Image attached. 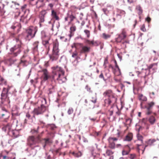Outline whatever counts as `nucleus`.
<instances>
[{"mask_svg":"<svg viewBox=\"0 0 159 159\" xmlns=\"http://www.w3.org/2000/svg\"><path fill=\"white\" fill-rule=\"evenodd\" d=\"M140 29L143 32H145L146 31V29L145 28V25L144 24H143L141 25Z\"/></svg>","mask_w":159,"mask_h":159,"instance_id":"nucleus-56","label":"nucleus"},{"mask_svg":"<svg viewBox=\"0 0 159 159\" xmlns=\"http://www.w3.org/2000/svg\"><path fill=\"white\" fill-rule=\"evenodd\" d=\"M8 89L4 88L1 95V103L2 104H9L10 102L9 98L8 96L7 93Z\"/></svg>","mask_w":159,"mask_h":159,"instance_id":"nucleus-8","label":"nucleus"},{"mask_svg":"<svg viewBox=\"0 0 159 159\" xmlns=\"http://www.w3.org/2000/svg\"><path fill=\"white\" fill-rule=\"evenodd\" d=\"M129 152L126 151L123 148L122 152V154L123 156L127 155L129 153Z\"/></svg>","mask_w":159,"mask_h":159,"instance_id":"nucleus-50","label":"nucleus"},{"mask_svg":"<svg viewBox=\"0 0 159 159\" xmlns=\"http://www.w3.org/2000/svg\"><path fill=\"white\" fill-rule=\"evenodd\" d=\"M136 10L138 12L139 15H141L143 13V10L140 5H138L136 6Z\"/></svg>","mask_w":159,"mask_h":159,"instance_id":"nucleus-31","label":"nucleus"},{"mask_svg":"<svg viewBox=\"0 0 159 159\" xmlns=\"http://www.w3.org/2000/svg\"><path fill=\"white\" fill-rule=\"evenodd\" d=\"M20 42L19 44H16L10 49V52L9 54L13 57L17 56L21 52L22 50V46H21Z\"/></svg>","mask_w":159,"mask_h":159,"instance_id":"nucleus-5","label":"nucleus"},{"mask_svg":"<svg viewBox=\"0 0 159 159\" xmlns=\"http://www.w3.org/2000/svg\"><path fill=\"white\" fill-rule=\"evenodd\" d=\"M116 109H117V111L116 112V114L118 116H120V115L121 114V110H120L117 107L116 108Z\"/></svg>","mask_w":159,"mask_h":159,"instance_id":"nucleus-59","label":"nucleus"},{"mask_svg":"<svg viewBox=\"0 0 159 159\" xmlns=\"http://www.w3.org/2000/svg\"><path fill=\"white\" fill-rule=\"evenodd\" d=\"M43 140L45 141V144L43 146V148H45L46 145L48 144L52 143V141L49 138L44 139Z\"/></svg>","mask_w":159,"mask_h":159,"instance_id":"nucleus-37","label":"nucleus"},{"mask_svg":"<svg viewBox=\"0 0 159 159\" xmlns=\"http://www.w3.org/2000/svg\"><path fill=\"white\" fill-rule=\"evenodd\" d=\"M102 157L99 154H97L96 155L94 156L93 159H102Z\"/></svg>","mask_w":159,"mask_h":159,"instance_id":"nucleus-51","label":"nucleus"},{"mask_svg":"<svg viewBox=\"0 0 159 159\" xmlns=\"http://www.w3.org/2000/svg\"><path fill=\"white\" fill-rule=\"evenodd\" d=\"M43 103L41 105L40 107L35 108L32 111L33 114V117H35V115H38L42 114L46 110L47 107L44 105L46 103V100L45 98H43L41 100Z\"/></svg>","mask_w":159,"mask_h":159,"instance_id":"nucleus-4","label":"nucleus"},{"mask_svg":"<svg viewBox=\"0 0 159 159\" xmlns=\"http://www.w3.org/2000/svg\"><path fill=\"white\" fill-rule=\"evenodd\" d=\"M146 110L145 114L147 115H150L152 112V110L151 109H148V108H145Z\"/></svg>","mask_w":159,"mask_h":159,"instance_id":"nucleus-43","label":"nucleus"},{"mask_svg":"<svg viewBox=\"0 0 159 159\" xmlns=\"http://www.w3.org/2000/svg\"><path fill=\"white\" fill-rule=\"evenodd\" d=\"M12 133L14 136L16 138L18 137V132L17 131H13Z\"/></svg>","mask_w":159,"mask_h":159,"instance_id":"nucleus-54","label":"nucleus"},{"mask_svg":"<svg viewBox=\"0 0 159 159\" xmlns=\"http://www.w3.org/2000/svg\"><path fill=\"white\" fill-rule=\"evenodd\" d=\"M129 157L130 159H134L136 157V155L134 154H131L129 155Z\"/></svg>","mask_w":159,"mask_h":159,"instance_id":"nucleus-55","label":"nucleus"},{"mask_svg":"<svg viewBox=\"0 0 159 159\" xmlns=\"http://www.w3.org/2000/svg\"><path fill=\"white\" fill-rule=\"evenodd\" d=\"M105 81H106L108 79L111 77L110 73L109 72H106L104 74Z\"/></svg>","mask_w":159,"mask_h":159,"instance_id":"nucleus-40","label":"nucleus"},{"mask_svg":"<svg viewBox=\"0 0 159 159\" xmlns=\"http://www.w3.org/2000/svg\"><path fill=\"white\" fill-rule=\"evenodd\" d=\"M2 129L5 131H9L11 129V124H8L5 125L2 128Z\"/></svg>","mask_w":159,"mask_h":159,"instance_id":"nucleus-27","label":"nucleus"},{"mask_svg":"<svg viewBox=\"0 0 159 159\" xmlns=\"http://www.w3.org/2000/svg\"><path fill=\"white\" fill-rule=\"evenodd\" d=\"M49 40H45L42 41V43L43 45L46 48L47 51V53L50 50V44L49 43Z\"/></svg>","mask_w":159,"mask_h":159,"instance_id":"nucleus-22","label":"nucleus"},{"mask_svg":"<svg viewBox=\"0 0 159 159\" xmlns=\"http://www.w3.org/2000/svg\"><path fill=\"white\" fill-rule=\"evenodd\" d=\"M56 89L55 85H51L50 86L48 90L49 91L48 94H51L55 91Z\"/></svg>","mask_w":159,"mask_h":159,"instance_id":"nucleus-29","label":"nucleus"},{"mask_svg":"<svg viewBox=\"0 0 159 159\" xmlns=\"http://www.w3.org/2000/svg\"><path fill=\"white\" fill-rule=\"evenodd\" d=\"M41 39L42 41L50 40V37L47 36L44 31L41 32Z\"/></svg>","mask_w":159,"mask_h":159,"instance_id":"nucleus-24","label":"nucleus"},{"mask_svg":"<svg viewBox=\"0 0 159 159\" xmlns=\"http://www.w3.org/2000/svg\"><path fill=\"white\" fill-rule=\"evenodd\" d=\"M39 72L42 73L41 78L44 81L47 80L51 77L48 71L46 69H43Z\"/></svg>","mask_w":159,"mask_h":159,"instance_id":"nucleus-9","label":"nucleus"},{"mask_svg":"<svg viewBox=\"0 0 159 159\" xmlns=\"http://www.w3.org/2000/svg\"><path fill=\"white\" fill-rule=\"evenodd\" d=\"M37 143H38V141L34 136H29L28 138L27 143L30 147H31L32 146L35 144Z\"/></svg>","mask_w":159,"mask_h":159,"instance_id":"nucleus-14","label":"nucleus"},{"mask_svg":"<svg viewBox=\"0 0 159 159\" xmlns=\"http://www.w3.org/2000/svg\"><path fill=\"white\" fill-rule=\"evenodd\" d=\"M144 127L139 125L136 126V130L137 131V133H140L144 129Z\"/></svg>","mask_w":159,"mask_h":159,"instance_id":"nucleus-36","label":"nucleus"},{"mask_svg":"<svg viewBox=\"0 0 159 159\" xmlns=\"http://www.w3.org/2000/svg\"><path fill=\"white\" fill-rule=\"evenodd\" d=\"M47 14V12L45 10L41 11L39 14V23L41 26L42 23L44 22L45 20V18Z\"/></svg>","mask_w":159,"mask_h":159,"instance_id":"nucleus-13","label":"nucleus"},{"mask_svg":"<svg viewBox=\"0 0 159 159\" xmlns=\"http://www.w3.org/2000/svg\"><path fill=\"white\" fill-rule=\"evenodd\" d=\"M53 47L52 53L49 55L50 60L52 61L57 60L59 55L60 49L59 48V43L56 41L53 42Z\"/></svg>","mask_w":159,"mask_h":159,"instance_id":"nucleus-3","label":"nucleus"},{"mask_svg":"<svg viewBox=\"0 0 159 159\" xmlns=\"http://www.w3.org/2000/svg\"><path fill=\"white\" fill-rule=\"evenodd\" d=\"M72 154L76 157H80L81 156L82 154L81 152H72Z\"/></svg>","mask_w":159,"mask_h":159,"instance_id":"nucleus-38","label":"nucleus"},{"mask_svg":"<svg viewBox=\"0 0 159 159\" xmlns=\"http://www.w3.org/2000/svg\"><path fill=\"white\" fill-rule=\"evenodd\" d=\"M34 5H36V7L39 8L43 7L44 4L43 0H38L35 2Z\"/></svg>","mask_w":159,"mask_h":159,"instance_id":"nucleus-21","label":"nucleus"},{"mask_svg":"<svg viewBox=\"0 0 159 159\" xmlns=\"http://www.w3.org/2000/svg\"><path fill=\"white\" fill-rule=\"evenodd\" d=\"M115 65V66L116 68H117L118 70V72H117V74H116V73L115 72H114V74L116 75H119L121 74V72H120V69L118 65L117 64V63L116 62V61L115 60L114 61Z\"/></svg>","mask_w":159,"mask_h":159,"instance_id":"nucleus-39","label":"nucleus"},{"mask_svg":"<svg viewBox=\"0 0 159 159\" xmlns=\"http://www.w3.org/2000/svg\"><path fill=\"white\" fill-rule=\"evenodd\" d=\"M5 5L4 4H1L0 5V16H3L5 13V11L4 9Z\"/></svg>","mask_w":159,"mask_h":159,"instance_id":"nucleus-30","label":"nucleus"},{"mask_svg":"<svg viewBox=\"0 0 159 159\" xmlns=\"http://www.w3.org/2000/svg\"><path fill=\"white\" fill-rule=\"evenodd\" d=\"M133 134L132 133H128L125 136L124 139V141H130L133 139Z\"/></svg>","mask_w":159,"mask_h":159,"instance_id":"nucleus-23","label":"nucleus"},{"mask_svg":"<svg viewBox=\"0 0 159 159\" xmlns=\"http://www.w3.org/2000/svg\"><path fill=\"white\" fill-rule=\"evenodd\" d=\"M68 15V17L70 19V21L69 22V24L72 22L74 19H76L75 15L72 12L71 13V14H69Z\"/></svg>","mask_w":159,"mask_h":159,"instance_id":"nucleus-28","label":"nucleus"},{"mask_svg":"<svg viewBox=\"0 0 159 159\" xmlns=\"http://www.w3.org/2000/svg\"><path fill=\"white\" fill-rule=\"evenodd\" d=\"M90 47L83 45L82 48L80 49V54L87 53L90 52Z\"/></svg>","mask_w":159,"mask_h":159,"instance_id":"nucleus-16","label":"nucleus"},{"mask_svg":"<svg viewBox=\"0 0 159 159\" xmlns=\"http://www.w3.org/2000/svg\"><path fill=\"white\" fill-rule=\"evenodd\" d=\"M72 57H73L75 58L76 60H77L78 57V53L76 50H75L72 53Z\"/></svg>","mask_w":159,"mask_h":159,"instance_id":"nucleus-41","label":"nucleus"},{"mask_svg":"<svg viewBox=\"0 0 159 159\" xmlns=\"http://www.w3.org/2000/svg\"><path fill=\"white\" fill-rule=\"evenodd\" d=\"M39 43V41H37L34 42L33 44V49L34 51H37Z\"/></svg>","mask_w":159,"mask_h":159,"instance_id":"nucleus-34","label":"nucleus"},{"mask_svg":"<svg viewBox=\"0 0 159 159\" xmlns=\"http://www.w3.org/2000/svg\"><path fill=\"white\" fill-rule=\"evenodd\" d=\"M156 140L154 139H149L148 141L146 142V145L145 146L144 149H145V148L147 147L148 146L152 145L154 143L156 142Z\"/></svg>","mask_w":159,"mask_h":159,"instance_id":"nucleus-25","label":"nucleus"},{"mask_svg":"<svg viewBox=\"0 0 159 159\" xmlns=\"http://www.w3.org/2000/svg\"><path fill=\"white\" fill-rule=\"evenodd\" d=\"M84 33L86 35L87 38H89L90 36V31L88 30H84Z\"/></svg>","mask_w":159,"mask_h":159,"instance_id":"nucleus-46","label":"nucleus"},{"mask_svg":"<svg viewBox=\"0 0 159 159\" xmlns=\"http://www.w3.org/2000/svg\"><path fill=\"white\" fill-rule=\"evenodd\" d=\"M18 25H19V24H18H18H17V25H16V26L12 25V26H11V28L12 29H13V30H15V29H16V28H17V29H18V28H19V27H17V26Z\"/></svg>","mask_w":159,"mask_h":159,"instance_id":"nucleus-63","label":"nucleus"},{"mask_svg":"<svg viewBox=\"0 0 159 159\" xmlns=\"http://www.w3.org/2000/svg\"><path fill=\"white\" fill-rule=\"evenodd\" d=\"M26 61L25 60H23L22 59H21L20 61V65H22L23 66H26Z\"/></svg>","mask_w":159,"mask_h":159,"instance_id":"nucleus-52","label":"nucleus"},{"mask_svg":"<svg viewBox=\"0 0 159 159\" xmlns=\"http://www.w3.org/2000/svg\"><path fill=\"white\" fill-rule=\"evenodd\" d=\"M12 3L13 4V5H11V7H12V6H13V5H17V6L19 5V4L18 3H17L16 2L12 1Z\"/></svg>","mask_w":159,"mask_h":159,"instance_id":"nucleus-61","label":"nucleus"},{"mask_svg":"<svg viewBox=\"0 0 159 159\" xmlns=\"http://www.w3.org/2000/svg\"><path fill=\"white\" fill-rule=\"evenodd\" d=\"M76 30V27L74 25H72L70 28V34L68 35L70 39L74 35V32Z\"/></svg>","mask_w":159,"mask_h":159,"instance_id":"nucleus-19","label":"nucleus"},{"mask_svg":"<svg viewBox=\"0 0 159 159\" xmlns=\"http://www.w3.org/2000/svg\"><path fill=\"white\" fill-rule=\"evenodd\" d=\"M148 121L151 125H153L156 122V120L153 116H150L148 118Z\"/></svg>","mask_w":159,"mask_h":159,"instance_id":"nucleus-32","label":"nucleus"},{"mask_svg":"<svg viewBox=\"0 0 159 159\" xmlns=\"http://www.w3.org/2000/svg\"><path fill=\"white\" fill-rule=\"evenodd\" d=\"M118 140V138L116 137H110L107 139L108 143V147L111 149H115L116 148H120L122 147V145L120 144H116L115 141Z\"/></svg>","mask_w":159,"mask_h":159,"instance_id":"nucleus-6","label":"nucleus"},{"mask_svg":"<svg viewBox=\"0 0 159 159\" xmlns=\"http://www.w3.org/2000/svg\"><path fill=\"white\" fill-rule=\"evenodd\" d=\"M111 35L103 33L102 34V37L104 39H107L111 37Z\"/></svg>","mask_w":159,"mask_h":159,"instance_id":"nucleus-42","label":"nucleus"},{"mask_svg":"<svg viewBox=\"0 0 159 159\" xmlns=\"http://www.w3.org/2000/svg\"><path fill=\"white\" fill-rule=\"evenodd\" d=\"M136 137L137 139L134 141V142L136 144L137 148L139 150V147L141 146L143 143V137L140 133H137Z\"/></svg>","mask_w":159,"mask_h":159,"instance_id":"nucleus-10","label":"nucleus"},{"mask_svg":"<svg viewBox=\"0 0 159 159\" xmlns=\"http://www.w3.org/2000/svg\"><path fill=\"white\" fill-rule=\"evenodd\" d=\"M123 149L129 152H130L131 150L130 148L128 145H125Z\"/></svg>","mask_w":159,"mask_h":159,"instance_id":"nucleus-47","label":"nucleus"},{"mask_svg":"<svg viewBox=\"0 0 159 159\" xmlns=\"http://www.w3.org/2000/svg\"><path fill=\"white\" fill-rule=\"evenodd\" d=\"M138 97L139 100L141 102L146 101L147 100V97L142 94H138Z\"/></svg>","mask_w":159,"mask_h":159,"instance_id":"nucleus-26","label":"nucleus"},{"mask_svg":"<svg viewBox=\"0 0 159 159\" xmlns=\"http://www.w3.org/2000/svg\"><path fill=\"white\" fill-rule=\"evenodd\" d=\"M38 29L37 27H31L27 29L26 32V39L30 41L31 39L35 37L37 32Z\"/></svg>","mask_w":159,"mask_h":159,"instance_id":"nucleus-7","label":"nucleus"},{"mask_svg":"<svg viewBox=\"0 0 159 159\" xmlns=\"http://www.w3.org/2000/svg\"><path fill=\"white\" fill-rule=\"evenodd\" d=\"M27 7L26 4H24L23 6H21V9L22 11L24 12V14L22 16L20 19V20L22 22L24 21L25 19L27 17L28 14L30 13V10L29 9H26Z\"/></svg>","mask_w":159,"mask_h":159,"instance_id":"nucleus-11","label":"nucleus"},{"mask_svg":"<svg viewBox=\"0 0 159 159\" xmlns=\"http://www.w3.org/2000/svg\"><path fill=\"white\" fill-rule=\"evenodd\" d=\"M85 42L86 43H88L89 46L91 45H93L94 44V41L93 40L90 41L88 39H86Z\"/></svg>","mask_w":159,"mask_h":159,"instance_id":"nucleus-44","label":"nucleus"},{"mask_svg":"<svg viewBox=\"0 0 159 159\" xmlns=\"http://www.w3.org/2000/svg\"><path fill=\"white\" fill-rule=\"evenodd\" d=\"M91 101L93 103H95L97 101L96 97L95 95H93L92 97Z\"/></svg>","mask_w":159,"mask_h":159,"instance_id":"nucleus-48","label":"nucleus"},{"mask_svg":"<svg viewBox=\"0 0 159 159\" xmlns=\"http://www.w3.org/2000/svg\"><path fill=\"white\" fill-rule=\"evenodd\" d=\"M99 78L102 79L105 81V78L104 75L102 72H101L99 76Z\"/></svg>","mask_w":159,"mask_h":159,"instance_id":"nucleus-58","label":"nucleus"},{"mask_svg":"<svg viewBox=\"0 0 159 159\" xmlns=\"http://www.w3.org/2000/svg\"><path fill=\"white\" fill-rule=\"evenodd\" d=\"M155 104V103L153 102L148 103L147 105L145 106V108H148V109L149 108L152 109V107Z\"/></svg>","mask_w":159,"mask_h":159,"instance_id":"nucleus-33","label":"nucleus"},{"mask_svg":"<svg viewBox=\"0 0 159 159\" xmlns=\"http://www.w3.org/2000/svg\"><path fill=\"white\" fill-rule=\"evenodd\" d=\"M52 77L54 80H57L59 84H61L66 81L64 76V71L62 68L58 66L52 67Z\"/></svg>","mask_w":159,"mask_h":159,"instance_id":"nucleus-1","label":"nucleus"},{"mask_svg":"<svg viewBox=\"0 0 159 159\" xmlns=\"http://www.w3.org/2000/svg\"><path fill=\"white\" fill-rule=\"evenodd\" d=\"M105 97H107V98H116L114 95L111 90H108L105 91L103 94Z\"/></svg>","mask_w":159,"mask_h":159,"instance_id":"nucleus-17","label":"nucleus"},{"mask_svg":"<svg viewBox=\"0 0 159 159\" xmlns=\"http://www.w3.org/2000/svg\"><path fill=\"white\" fill-rule=\"evenodd\" d=\"M109 7H107V8H104L103 9V11L105 14H107L109 12L108 8Z\"/></svg>","mask_w":159,"mask_h":159,"instance_id":"nucleus-60","label":"nucleus"},{"mask_svg":"<svg viewBox=\"0 0 159 159\" xmlns=\"http://www.w3.org/2000/svg\"><path fill=\"white\" fill-rule=\"evenodd\" d=\"M73 108L72 107H70L68 110L67 113L69 115H70L73 113Z\"/></svg>","mask_w":159,"mask_h":159,"instance_id":"nucleus-49","label":"nucleus"},{"mask_svg":"<svg viewBox=\"0 0 159 159\" xmlns=\"http://www.w3.org/2000/svg\"><path fill=\"white\" fill-rule=\"evenodd\" d=\"M117 100L116 98H107L104 100L103 106L108 107L110 105H113L115 103Z\"/></svg>","mask_w":159,"mask_h":159,"instance_id":"nucleus-12","label":"nucleus"},{"mask_svg":"<svg viewBox=\"0 0 159 159\" xmlns=\"http://www.w3.org/2000/svg\"><path fill=\"white\" fill-rule=\"evenodd\" d=\"M113 153L114 152L110 149H107L106 151V154H104L103 155L104 156H106V155L109 156L112 155Z\"/></svg>","mask_w":159,"mask_h":159,"instance_id":"nucleus-35","label":"nucleus"},{"mask_svg":"<svg viewBox=\"0 0 159 159\" xmlns=\"http://www.w3.org/2000/svg\"><path fill=\"white\" fill-rule=\"evenodd\" d=\"M51 16L52 19H55L56 20H59V18L57 15V12L54 10L52 9Z\"/></svg>","mask_w":159,"mask_h":159,"instance_id":"nucleus-20","label":"nucleus"},{"mask_svg":"<svg viewBox=\"0 0 159 159\" xmlns=\"http://www.w3.org/2000/svg\"><path fill=\"white\" fill-rule=\"evenodd\" d=\"M113 106L112 105L111 106V109H110V110L108 112V114L110 116H111L112 115L114 110L113 109Z\"/></svg>","mask_w":159,"mask_h":159,"instance_id":"nucleus-45","label":"nucleus"},{"mask_svg":"<svg viewBox=\"0 0 159 159\" xmlns=\"http://www.w3.org/2000/svg\"><path fill=\"white\" fill-rule=\"evenodd\" d=\"M15 40L17 43V44H19V43L20 42V44H21V46H22V43L20 40L19 37H16L15 38Z\"/></svg>","mask_w":159,"mask_h":159,"instance_id":"nucleus-57","label":"nucleus"},{"mask_svg":"<svg viewBox=\"0 0 159 159\" xmlns=\"http://www.w3.org/2000/svg\"><path fill=\"white\" fill-rule=\"evenodd\" d=\"M157 63H154L149 65L147 69H142L141 71H138L136 72L138 76L141 77H145L146 75L149 74L151 69L152 68L153 70H155L157 69Z\"/></svg>","mask_w":159,"mask_h":159,"instance_id":"nucleus-2","label":"nucleus"},{"mask_svg":"<svg viewBox=\"0 0 159 159\" xmlns=\"http://www.w3.org/2000/svg\"><path fill=\"white\" fill-rule=\"evenodd\" d=\"M83 44L81 43H74L71 46L72 48H75L76 50H77L81 49L83 46Z\"/></svg>","mask_w":159,"mask_h":159,"instance_id":"nucleus-18","label":"nucleus"},{"mask_svg":"<svg viewBox=\"0 0 159 159\" xmlns=\"http://www.w3.org/2000/svg\"><path fill=\"white\" fill-rule=\"evenodd\" d=\"M126 37V32L125 31H123L122 33L118 35V37L115 39V41L117 43H120Z\"/></svg>","mask_w":159,"mask_h":159,"instance_id":"nucleus-15","label":"nucleus"},{"mask_svg":"<svg viewBox=\"0 0 159 159\" xmlns=\"http://www.w3.org/2000/svg\"><path fill=\"white\" fill-rule=\"evenodd\" d=\"M85 89H87V91L89 92H92V91L91 89L90 88L88 85L86 86Z\"/></svg>","mask_w":159,"mask_h":159,"instance_id":"nucleus-62","label":"nucleus"},{"mask_svg":"<svg viewBox=\"0 0 159 159\" xmlns=\"http://www.w3.org/2000/svg\"><path fill=\"white\" fill-rule=\"evenodd\" d=\"M128 2L130 3H133L136 1V0H127Z\"/></svg>","mask_w":159,"mask_h":159,"instance_id":"nucleus-64","label":"nucleus"},{"mask_svg":"<svg viewBox=\"0 0 159 159\" xmlns=\"http://www.w3.org/2000/svg\"><path fill=\"white\" fill-rule=\"evenodd\" d=\"M20 13V11L16 12L14 15V18L16 19H17L19 16Z\"/></svg>","mask_w":159,"mask_h":159,"instance_id":"nucleus-53","label":"nucleus"}]
</instances>
